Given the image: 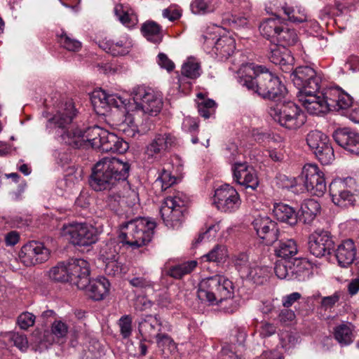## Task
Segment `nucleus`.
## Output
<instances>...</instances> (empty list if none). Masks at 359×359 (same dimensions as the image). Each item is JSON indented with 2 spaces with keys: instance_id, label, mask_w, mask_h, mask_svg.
Here are the masks:
<instances>
[{
  "instance_id": "obj_1",
  "label": "nucleus",
  "mask_w": 359,
  "mask_h": 359,
  "mask_svg": "<svg viewBox=\"0 0 359 359\" xmlns=\"http://www.w3.org/2000/svg\"><path fill=\"white\" fill-rule=\"evenodd\" d=\"M238 83L248 90L263 98L277 102L271 104L269 113L280 126L288 130H297L306 121L304 112L292 102H282L287 93L278 76L255 64L243 65L238 72Z\"/></svg>"
},
{
  "instance_id": "obj_2",
  "label": "nucleus",
  "mask_w": 359,
  "mask_h": 359,
  "mask_svg": "<svg viewBox=\"0 0 359 359\" xmlns=\"http://www.w3.org/2000/svg\"><path fill=\"white\" fill-rule=\"evenodd\" d=\"M76 109L72 102H66L46 123L48 130H55L57 140L62 144L74 148H88L87 129L81 130L78 128L69 127Z\"/></svg>"
},
{
  "instance_id": "obj_3",
  "label": "nucleus",
  "mask_w": 359,
  "mask_h": 359,
  "mask_svg": "<svg viewBox=\"0 0 359 359\" xmlns=\"http://www.w3.org/2000/svg\"><path fill=\"white\" fill-rule=\"evenodd\" d=\"M130 165L114 157H104L92 169L90 185L96 191L111 190L129 175Z\"/></svg>"
},
{
  "instance_id": "obj_4",
  "label": "nucleus",
  "mask_w": 359,
  "mask_h": 359,
  "mask_svg": "<svg viewBox=\"0 0 359 359\" xmlns=\"http://www.w3.org/2000/svg\"><path fill=\"white\" fill-rule=\"evenodd\" d=\"M233 283L227 278L215 275L203 278L199 283L198 297L204 302L215 305L231 297Z\"/></svg>"
},
{
  "instance_id": "obj_5",
  "label": "nucleus",
  "mask_w": 359,
  "mask_h": 359,
  "mask_svg": "<svg viewBox=\"0 0 359 359\" xmlns=\"http://www.w3.org/2000/svg\"><path fill=\"white\" fill-rule=\"evenodd\" d=\"M155 227L154 221L145 217H137L123 226L118 236L119 241L132 248H138L151 240Z\"/></svg>"
},
{
  "instance_id": "obj_6",
  "label": "nucleus",
  "mask_w": 359,
  "mask_h": 359,
  "mask_svg": "<svg viewBox=\"0 0 359 359\" xmlns=\"http://www.w3.org/2000/svg\"><path fill=\"white\" fill-rule=\"evenodd\" d=\"M88 147L103 152L123 153L128 149V143L114 133L97 126L87 128Z\"/></svg>"
},
{
  "instance_id": "obj_7",
  "label": "nucleus",
  "mask_w": 359,
  "mask_h": 359,
  "mask_svg": "<svg viewBox=\"0 0 359 359\" xmlns=\"http://www.w3.org/2000/svg\"><path fill=\"white\" fill-rule=\"evenodd\" d=\"M135 109L144 114H156L163 107V97L160 92L146 87L137 86L132 93Z\"/></svg>"
},
{
  "instance_id": "obj_8",
  "label": "nucleus",
  "mask_w": 359,
  "mask_h": 359,
  "mask_svg": "<svg viewBox=\"0 0 359 359\" xmlns=\"http://www.w3.org/2000/svg\"><path fill=\"white\" fill-rule=\"evenodd\" d=\"M187 201L186 196L182 193L168 196L164 200L160 208V214L168 227L174 229L181 225L184 217V207Z\"/></svg>"
},
{
  "instance_id": "obj_9",
  "label": "nucleus",
  "mask_w": 359,
  "mask_h": 359,
  "mask_svg": "<svg viewBox=\"0 0 359 359\" xmlns=\"http://www.w3.org/2000/svg\"><path fill=\"white\" fill-rule=\"evenodd\" d=\"M213 31H210L202 35V39L205 48L212 49L220 60H224L229 57L236 49V43L233 38L229 36H222L218 38L217 32L219 27L212 28Z\"/></svg>"
},
{
  "instance_id": "obj_10",
  "label": "nucleus",
  "mask_w": 359,
  "mask_h": 359,
  "mask_svg": "<svg viewBox=\"0 0 359 359\" xmlns=\"http://www.w3.org/2000/svg\"><path fill=\"white\" fill-rule=\"evenodd\" d=\"M355 180L352 177L334 180L330 184V195L337 206L346 208L355 202L352 191L355 188Z\"/></svg>"
},
{
  "instance_id": "obj_11",
  "label": "nucleus",
  "mask_w": 359,
  "mask_h": 359,
  "mask_svg": "<svg viewBox=\"0 0 359 359\" xmlns=\"http://www.w3.org/2000/svg\"><path fill=\"white\" fill-rule=\"evenodd\" d=\"M61 233L67 237L72 243L80 246H88L97 240L96 229L86 223H76L65 225Z\"/></svg>"
},
{
  "instance_id": "obj_12",
  "label": "nucleus",
  "mask_w": 359,
  "mask_h": 359,
  "mask_svg": "<svg viewBox=\"0 0 359 359\" xmlns=\"http://www.w3.org/2000/svg\"><path fill=\"white\" fill-rule=\"evenodd\" d=\"M290 79L298 89L297 95L308 90L318 92L320 88L321 77L309 66L297 67L290 74Z\"/></svg>"
},
{
  "instance_id": "obj_13",
  "label": "nucleus",
  "mask_w": 359,
  "mask_h": 359,
  "mask_svg": "<svg viewBox=\"0 0 359 359\" xmlns=\"http://www.w3.org/2000/svg\"><path fill=\"white\" fill-rule=\"evenodd\" d=\"M301 180L306 191L316 196H322L327 189L324 172L317 165L306 164L302 171Z\"/></svg>"
},
{
  "instance_id": "obj_14",
  "label": "nucleus",
  "mask_w": 359,
  "mask_h": 359,
  "mask_svg": "<svg viewBox=\"0 0 359 359\" xmlns=\"http://www.w3.org/2000/svg\"><path fill=\"white\" fill-rule=\"evenodd\" d=\"M213 204L218 210L231 213L238 210L241 200L235 188L229 184H224L215 191Z\"/></svg>"
},
{
  "instance_id": "obj_15",
  "label": "nucleus",
  "mask_w": 359,
  "mask_h": 359,
  "mask_svg": "<svg viewBox=\"0 0 359 359\" xmlns=\"http://www.w3.org/2000/svg\"><path fill=\"white\" fill-rule=\"evenodd\" d=\"M50 251L43 243L30 241L25 244L19 253L21 262L26 266H32L41 264L49 259Z\"/></svg>"
},
{
  "instance_id": "obj_16",
  "label": "nucleus",
  "mask_w": 359,
  "mask_h": 359,
  "mask_svg": "<svg viewBox=\"0 0 359 359\" xmlns=\"http://www.w3.org/2000/svg\"><path fill=\"white\" fill-rule=\"evenodd\" d=\"M91 102L97 114H104L109 107H126L127 99L118 93H109L100 89L93 91Z\"/></svg>"
},
{
  "instance_id": "obj_17",
  "label": "nucleus",
  "mask_w": 359,
  "mask_h": 359,
  "mask_svg": "<svg viewBox=\"0 0 359 359\" xmlns=\"http://www.w3.org/2000/svg\"><path fill=\"white\" fill-rule=\"evenodd\" d=\"M334 241L331 233L323 229H317L309 237V249L316 257L328 255L334 249Z\"/></svg>"
},
{
  "instance_id": "obj_18",
  "label": "nucleus",
  "mask_w": 359,
  "mask_h": 359,
  "mask_svg": "<svg viewBox=\"0 0 359 359\" xmlns=\"http://www.w3.org/2000/svg\"><path fill=\"white\" fill-rule=\"evenodd\" d=\"M177 143L176 137L171 133L157 134L146 147L144 154L148 160H158Z\"/></svg>"
},
{
  "instance_id": "obj_19",
  "label": "nucleus",
  "mask_w": 359,
  "mask_h": 359,
  "mask_svg": "<svg viewBox=\"0 0 359 359\" xmlns=\"http://www.w3.org/2000/svg\"><path fill=\"white\" fill-rule=\"evenodd\" d=\"M252 225L258 237L266 245H272L279 236V231L276 222L268 216H258Z\"/></svg>"
},
{
  "instance_id": "obj_20",
  "label": "nucleus",
  "mask_w": 359,
  "mask_h": 359,
  "mask_svg": "<svg viewBox=\"0 0 359 359\" xmlns=\"http://www.w3.org/2000/svg\"><path fill=\"white\" fill-rule=\"evenodd\" d=\"M316 93L308 90L299 93L297 97L308 113L320 116L330 111L329 104L327 99L325 98V92L321 95H316Z\"/></svg>"
},
{
  "instance_id": "obj_21",
  "label": "nucleus",
  "mask_w": 359,
  "mask_h": 359,
  "mask_svg": "<svg viewBox=\"0 0 359 359\" xmlns=\"http://www.w3.org/2000/svg\"><path fill=\"white\" fill-rule=\"evenodd\" d=\"M69 282L79 289L86 287L89 282L90 267L88 262L83 259H71L68 261Z\"/></svg>"
},
{
  "instance_id": "obj_22",
  "label": "nucleus",
  "mask_w": 359,
  "mask_h": 359,
  "mask_svg": "<svg viewBox=\"0 0 359 359\" xmlns=\"http://www.w3.org/2000/svg\"><path fill=\"white\" fill-rule=\"evenodd\" d=\"M233 179L245 189L255 190L259 185L257 173L246 163H235L232 167Z\"/></svg>"
},
{
  "instance_id": "obj_23",
  "label": "nucleus",
  "mask_w": 359,
  "mask_h": 359,
  "mask_svg": "<svg viewBox=\"0 0 359 359\" xmlns=\"http://www.w3.org/2000/svg\"><path fill=\"white\" fill-rule=\"evenodd\" d=\"M137 325L142 341L154 342V337L162 330L163 323L158 315H145L139 320Z\"/></svg>"
},
{
  "instance_id": "obj_24",
  "label": "nucleus",
  "mask_w": 359,
  "mask_h": 359,
  "mask_svg": "<svg viewBox=\"0 0 359 359\" xmlns=\"http://www.w3.org/2000/svg\"><path fill=\"white\" fill-rule=\"evenodd\" d=\"M99 46L114 56H121L129 53L133 47V41L128 34H123L116 40L103 39L100 41Z\"/></svg>"
},
{
  "instance_id": "obj_25",
  "label": "nucleus",
  "mask_w": 359,
  "mask_h": 359,
  "mask_svg": "<svg viewBox=\"0 0 359 359\" xmlns=\"http://www.w3.org/2000/svg\"><path fill=\"white\" fill-rule=\"evenodd\" d=\"M201 66L197 60L194 57H189L182 65L181 69V76L178 78V88L182 93L188 91L191 87V83L187 82L186 79H195L201 75Z\"/></svg>"
},
{
  "instance_id": "obj_26",
  "label": "nucleus",
  "mask_w": 359,
  "mask_h": 359,
  "mask_svg": "<svg viewBox=\"0 0 359 359\" xmlns=\"http://www.w3.org/2000/svg\"><path fill=\"white\" fill-rule=\"evenodd\" d=\"M325 96L327 99L330 111L347 109L353 102L351 97L338 87L327 89Z\"/></svg>"
},
{
  "instance_id": "obj_27",
  "label": "nucleus",
  "mask_w": 359,
  "mask_h": 359,
  "mask_svg": "<svg viewBox=\"0 0 359 359\" xmlns=\"http://www.w3.org/2000/svg\"><path fill=\"white\" fill-rule=\"evenodd\" d=\"M332 136L340 147L353 154L359 155L358 133L343 128L334 131Z\"/></svg>"
},
{
  "instance_id": "obj_28",
  "label": "nucleus",
  "mask_w": 359,
  "mask_h": 359,
  "mask_svg": "<svg viewBox=\"0 0 359 359\" xmlns=\"http://www.w3.org/2000/svg\"><path fill=\"white\" fill-rule=\"evenodd\" d=\"M356 247L351 239H346L337 247L335 256L337 262L341 267H347L351 264L356 256Z\"/></svg>"
},
{
  "instance_id": "obj_29",
  "label": "nucleus",
  "mask_w": 359,
  "mask_h": 359,
  "mask_svg": "<svg viewBox=\"0 0 359 359\" xmlns=\"http://www.w3.org/2000/svg\"><path fill=\"white\" fill-rule=\"evenodd\" d=\"M110 283L108 279L104 276L98 277L94 280H90L86 286L83 288L86 294L92 299L99 301L103 299L109 292Z\"/></svg>"
},
{
  "instance_id": "obj_30",
  "label": "nucleus",
  "mask_w": 359,
  "mask_h": 359,
  "mask_svg": "<svg viewBox=\"0 0 359 359\" xmlns=\"http://www.w3.org/2000/svg\"><path fill=\"white\" fill-rule=\"evenodd\" d=\"M269 58L271 62L280 67H286L293 63L294 58L290 51L283 46L273 45L271 47Z\"/></svg>"
},
{
  "instance_id": "obj_31",
  "label": "nucleus",
  "mask_w": 359,
  "mask_h": 359,
  "mask_svg": "<svg viewBox=\"0 0 359 359\" xmlns=\"http://www.w3.org/2000/svg\"><path fill=\"white\" fill-rule=\"evenodd\" d=\"M283 23L279 18L266 19L259 27V32L264 37L275 43L276 35Z\"/></svg>"
},
{
  "instance_id": "obj_32",
  "label": "nucleus",
  "mask_w": 359,
  "mask_h": 359,
  "mask_svg": "<svg viewBox=\"0 0 359 359\" xmlns=\"http://www.w3.org/2000/svg\"><path fill=\"white\" fill-rule=\"evenodd\" d=\"M273 213L278 220L289 224L291 226L294 225L297 222V215L295 210L286 204H275L273 208Z\"/></svg>"
},
{
  "instance_id": "obj_33",
  "label": "nucleus",
  "mask_w": 359,
  "mask_h": 359,
  "mask_svg": "<svg viewBox=\"0 0 359 359\" xmlns=\"http://www.w3.org/2000/svg\"><path fill=\"white\" fill-rule=\"evenodd\" d=\"M141 32L148 41L154 43H159L163 39L162 27L152 20H147L142 25Z\"/></svg>"
},
{
  "instance_id": "obj_34",
  "label": "nucleus",
  "mask_w": 359,
  "mask_h": 359,
  "mask_svg": "<svg viewBox=\"0 0 359 359\" xmlns=\"http://www.w3.org/2000/svg\"><path fill=\"white\" fill-rule=\"evenodd\" d=\"M334 337L341 346H346L354 340L353 327L351 323H343L334 329Z\"/></svg>"
},
{
  "instance_id": "obj_35",
  "label": "nucleus",
  "mask_w": 359,
  "mask_h": 359,
  "mask_svg": "<svg viewBox=\"0 0 359 359\" xmlns=\"http://www.w3.org/2000/svg\"><path fill=\"white\" fill-rule=\"evenodd\" d=\"M320 210V204L313 199H308L301 205L299 219L305 224L313 221Z\"/></svg>"
},
{
  "instance_id": "obj_36",
  "label": "nucleus",
  "mask_w": 359,
  "mask_h": 359,
  "mask_svg": "<svg viewBox=\"0 0 359 359\" xmlns=\"http://www.w3.org/2000/svg\"><path fill=\"white\" fill-rule=\"evenodd\" d=\"M275 42L279 43V46H294L298 42V36L296 31L288 27L285 23H283L280 29L276 35Z\"/></svg>"
},
{
  "instance_id": "obj_37",
  "label": "nucleus",
  "mask_w": 359,
  "mask_h": 359,
  "mask_svg": "<svg viewBox=\"0 0 359 359\" xmlns=\"http://www.w3.org/2000/svg\"><path fill=\"white\" fill-rule=\"evenodd\" d=\"M306 140L313 152L323 149L324 146L330 142L327 135L317 130L310 131L306 135Z\"/></svg>"
},
{
  "instance_id": "obj_38",
  "label": "nucleus",
  "mask_w": 359,
  "mask_h": 359,
  "mask_svg": "<svg viewBox=\"0 0 359 359\" xmlns=\"http://www.w3.org/2000/svg\"><path fill=\"white\" fill-rule=\"evenodd\" d=\"M48 277L56 282H69V263L59 262L48 272Z\"/></svg>"
},
{
  "instance_id": "obj_39",
  "label": "nucleus",
  "mask_w": 359,
  "mask_h": 359,
  "mask_svg": "<svg viewBox=\"0 0 359 359\" xmlns=\"http://www.w3.org/2000/svg\"><path fill=\"white\" fill-rule=\"evenodd\" d=\"M297 253V246L292 239H287L280 241L278 247L276 249V254L281 259L290 260Z\"/></svg>"
},
{
  "instance_id": "obj_40",
  "label": "nucleus",
  "mask_w": 359,
  "mask_h": 359,
  "mask_svg": "<svg viewBox=\"0 0 359 359\" xmlns=\"http://www.w3.org/2000/svg\"><path fill=\"white\" fill-rule=\"evenodd\" d=\"M114 13L118 20L126 27L132 28L137 23V17L131 11L125 10L123 5L117 4L114 7Z\"/></svg>"
},
{
  "instance_id": "obj_41",
  "label": "nucleus",
  "mask_w": 359,
  "mask_h": 359,
  "mask_svg": "<svg viewBox=\"0 0 359 359\" xmlns=\"http://www.w3.org/2000/svg\"><path fill=\"white\" fill-rule=\"evenodd\" d=\"M268 273L269 269L267 267L260 266L253 263L244 277H246L257 285H261L266 280Z\"/></svg>"
},
{
  "instance_id": "obj_42",
  "label": "nucleus",
  "mask_w": 359,
  "mask_h": 359,
  "mask_svg": "<svg viewBox=\"0 0 359 359\" xmlns=\"http://www.w3.org/2000/svg\"><path fill=\"white\" fill-rule=\"evenodd\" d=\"M274 272L278 278L290 280L294 277V269L290 260L279 259L275 264Z\"/></svg>"
},
{
  "instance_id": "obj_43",
  "label": "nucleus",
  "mask_w": 359,
  "mask_h": 359,
  "mask_svg": "<svg viewBox=\"0 0 359 359\" xmlns=\"http://www.w3.org/2000/svg\"><path fill=\"white\" fill-rule=\"evenodd\" d=\"M197 266V262L191 260L171 267L168 274L174 278H181L190 273Z\"/></svg>"
},
{
  "instance_id": "obj_44",
  "label": "nucleus",
  "mask_w": 359,
  "mask_h": 359,
  "mask_svg": "<svg viewBox=\"0 0 359 359\" xmlns=\"http://www.w3.org/2000/svg\"><path fill=\"white\" fill-rule=\"evenodd\" d=\"M278 11H283V13L287 17V19L293 22L301 23L307 20V16L304 13V10H299V15H296L294 10L292 7L288 6L285 2L280 4V7L278 8Z\"/></svg>"
},
{
  "instance_id": "obj_45",
  "label": "nucleus",
  "mask_w": 359,
  "mask_h": 359,
  "mask_svg": "<svg viewBox=\"0 0 359 359\" xmlns=\"http://www.w3.org/2000/svg\"><path fill=\"white\" fill-rule=\"evenodd\" d=\"M227 256L226 247L217 245L201 258L206 262H224Z\"/></svg>"
},
{
  "instance_id": "obj_46",
  "label": "nucleus",
  "mask_w": 359,
  "mask_h": 359,
  "mask_svg": "<svg viewBox=\"0 0 359 359\" xmlns=\"http://www.w3.org/2000/svg\"><path fill=\"white\" fill-rule=\"evenodd\" d=\"M118 246L114 241L103 244L100 247V257L102 262L119 258Z\"/></svg>"
},
{
  "instance_id": "obj_47",
  "label": "nucleus",
  "mask_w": 359,
  "mask_h": 359,
  "mask_svg": "<svg viewBox=\"0 0 359 359\" xmlns=\"http://www.w3.org/2000/svg\"><path fill=\"white\" fill-rule=\"evenodd\" d=\"M5 339L13 343V345L18 347L22 351H25L28 348V341L25 335L16 332H6L1 334Z\"/></svg>"
},
{
  "instance_id": "obj_48",
  "label": "nucleus",
  "mask_w": 359,
  "mask_h": 359,
  "mask_svg": "<svg viewBox=\"0 0 359 359\" xmlns=\"http://www.w3.org/2000/svg\"><path fill=\"white\" fill-rule=\"evenodd\" d=\"M190 8L195 15H205L215 11V7L208 0H193Z\"/></svg>"
},
{
  "instance_id": "obj_49",
  "label": "nucleus",
  "mask_w": 359,
  "mask_h": 359,
  "mask_svg": "<svg viewBox=\"0 0 359 359\" xmlns=\"http://www.w3.org/2000/svg\"><path fill=\"white\" fill-rule=\"evenodd\" d=\"M313 154L318 161L324 165L330 164L334 159V149L330 142L324 146L323 149L313 152Z\"/></svg>"
},
{
  "instance_id": "obj_50",
  "label": "nucleus",
  "mask_w": 359,
  "mask_h": 359,
  "mask_svg": "<svg viewBox=\"0 0 359 359\" xmlns=\"http://www.w3.org/2000/svg\"><path fill=\"white\" fill-rule=\"evenodd\" d=\"M105 264L104 272L109 276H119L123 273L124 268L122 263L119 261V258L103 262Z\"/></svg>"
},
{
  "instance_id": "obj_51",
  "label": "nucleus",
  "mask_w": 359,
  "mask_h": 359,
  "mask_svg": "<svg viewBox=\"0 0 359 359\" xmlns=\"http://www.w3.org/2000/svg\"><path fill=\"white\" fill-rule=\"evenodd\" d=\"M233 263L237 270L241 273L242 276L246 275L252 264L249 262L248 255L245 253H241L234 257Z\"/></svg>"
},
{
  "instance_id": "obj_52",
  "label": "nucleus",
  "mask_w": 359,
  "mask_h": 359,
  "mask_svg": "<svg viewBox=\"0 0 359 359\" xmlns=\"http://www.w3.org/2000/svg\"><path fill=\"white\" fill-rule=\"evenodd\" d=\"M133 318L130 315H123L118 321L120 332L123 338L128 339L130 337L133 331Z\"/></svg>"
},
{
  "instance_id": "obj_53",
  "label": "nucleus",
  "mask_w": 359,
  "mask_h": 359,
  "mask_svg": "<svg viewBox=\"0 0 359 359\" xmlns=\"http://www.w3.org/2000/svg\"><path fill=\"white\" fill-rule=\"evenodd\" d=\"M60 45L69 51H78L81 48V43L74 39H72L66 34L60 36Z\"/></svg>"
},
{
  "instance_id": "obj_54",
  "label": "nucleus",
  "mask_w": 359,
  "mask_h": 359,
  "mask_svg": "<svg viewBox=\"0 0 359 359\" xmlns=\"http://www.w3.org/2000/svg\"><path fill=\"white\" fill-rule=\"evenodd\" d=\"M215 105L216 103L212 100H203L198 104L199 114L205 118H208L214 113Z\"/></svg>"
},
{
  "instance_id": "obj_55",
  "label": "nucleus",
  "mask_w": 359,
  "mask_h": 359,
  "mask_svg": "<svg viewBox=\"0 0 359 359\" xmlns=\"http://www.w3.org/2000/svg\"><path fill=\"white\" fill-rule=\"evenodd\" d=\"M341 296V292L336 291L334 294H332L330 296L322 297L320 303L321 308L325 311L332 309L339 302Z\"/></svg>"
},
{
  "instance_id": "obj_56",
  "label": "nucleus",
  "mask_w": 359,
  "mask_h": 359,
  "mask_svg": "<svg viewBox=\"0 0 359 359\" xmlns=\"http://www.w3.org/2000/svg\"><path fill=\"white\" fill-rule=\"evenodd\" d=\"M175 182L176 178L172 175L170 171L164 168L161 171L156 181V183H161V189L164 190L174 184Z\"/></svg>"
},
{
  "instance_id": "obj_57",
  "label": "nucleus",
  "mask_w": 359,
  "mask_h": 359,
  "mask_svg": "<svg viewBox=\"0 0 359 359\" xmlns=\"http://www.w3.org/2000/svg\"><path fill=\"white\" fill-rule=\"evenodd\" d=\"M36 317L29 312H23L17 319V323L22 330H27L34 325Z\"/></svg>"
},
{
  "instance_id": "obj_58",
  "label": "nucleus",
  "mask_w": 359,
  "mask_h": 359,
  "mask_svg": "<svg viewBox=\"0 0 359 359\" xmlns=\"http://www.w3.org/2000/svg\"><path fill=\"white\" fill-rule=\"evenodd\" d=\"M219 230L218 224H212L205 230V232L201 233L196 239V243H199L203 241H212L217 236V233Z\"/></svg>"
},
{
  "instance_id": "obj_59",
  "label": "nucleus",
  "mask_w": 359,
  "mask_h": 359,
  "mask_svg": "<svg viewBox=\"0 0 359 359\" xmlns=\"http://www.w3.org/2000/svg\"><path fill=\"white\" fill-rule=\"evenodd\" d=\"M51 332L57 338H62L67 335L68 327L61 320H55L52 324Z\"/></svg>"
},
{
  "instance_id": "obj_60",
  "label": "nucleus",
  "mask_w": 359,
  "mask_h": 359,
  "mask_svg": "<svg viewBox=\"0 0 359 359\" xmlns=\"http://www.w3.org/2000/svg\"><path fill=\"white\" fill-rule=\"evenodd\" d=\"M162 15L164 18L175 21L181 17L182 10L176 6H170L163 11Z\"/></svg>"
},
{
  "instance_id": "obj_61",
  "label": "nucleus",
  "mask_w": 359,
  "mask_h": 359,
  "mask_svg": "<svg viewBox=\"0 0 359 359\" xmlns=\"http://www.w3.org/2000/svg\"><path fill=\"white\" fill-rule=\"evenodd\" d=\"M158 348H164L166 346H172L175 345L173 340L171 337L162 332H160L158 336L154 337Z\"/></svg>"
},
{
  "instance_id": "obj_62",
  "label": "nucleus",
  "mask_w": 359,
  "mask_h": 359,
  "mask_svg": "<svg viewBox=\"0 0 359 359\" xmlns=\"http://www.w3.org/2000/svg\"><path fill=\"white\" fill-rule=\"evenodd\" d=\"M157 62L161 68L165 69L168 72H171L175 68L174 62L165 53L158 55Z\"/></svg>"
},
{
  "instance_id": "obj_63",
  "label": "nucleus",
  "mask_w": 359,
  "mask_h": 359,
  "mask_svg": "<svg viewBox=\"0 0 359 359\" xmlns=\"http://www.w3.org/2000/svg\"><path fill=\"white\" fill-rule=\"evenodd\" d=\"M198 124L196 118L191 117L184 118L182 123V128L189 133L195 132L198 130Z\"/></svg>"
},
{
  "instance_id": "obj_64",
  "label": "nucleus",
  "mask_w": 359,
  "mask_h": 359,
  "mask_svg": "<svg viewBox=\"0 0 359 359\" xmlns=\"http://www.w3.org/2000/svg\"><path fill=\"white\" fill-rule=\"evenodd\" d=\"M278 184L283 189H290L296 186L295 178H290L286 175H280L278 178Z\"/></svg>"
}]
</instances>
